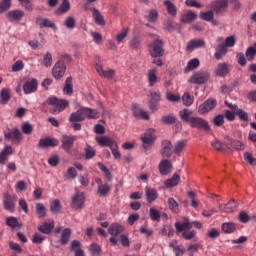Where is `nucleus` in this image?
I'll return each instance as SVG.
<instances>
[{"label":"nucleus","instance_id":"13","mask_svg":"<svg viewBox=\"0 0 256 256\" xmlns=\"http://www.w3.org/2000/svg\"><path fill=\"white\" fill-rule=\"evenodd\" d=\"M85 205V194L78 192L72 197L71 207L81 209Z\"/></svg>","mask_w":256,"mask_h":256},{"label":"nucleus","instance_id":"46","mask_svg":"<svg viewBox=\"0 0 256 256\" xmlns=\"http://www.w3.org/2000/svg\"><path fill=\"white\" fill-rule=\"evenodd\" d=\"M71 238V229L66 228L62 231L61 237H60V243L62 245H65V243L69 242V239Z\"/></svg>","mask_w":256,"mask_h":256},{"label":"nucleus","instance_id":"64","mask_svg":"<svg viewBox=\"0 0 256 256\" xmlns=\"http://www.w3.org/2000/svg\"><path fill=\"white\" fill-rule=\"evenodd\" d=\"M95 157V149L91 146H86L85 148V158L86 159H93Z\"/></svg>","mask_w":256,"mask_h":256},{"label":"nucleus","instance_id":"61","mask_svg":"<svg viewBox=\"0 0 256 256\" xmlns=\"http://www.w3.org/2000/svg\"><path fill=\"white\" fill-rule=\"evenodd\" d=\"M25 69V64L21 60H17L13 65H12V71L14 73H17L18 71H23Z\"/></svg>","mask_w":256,"mask_h":256},{"label":"nucleus","instance_id":"26","mask_svg":"<svg viewBox=\"0 0 256 256\" xmlns=\"http://www.w3.org/2000/svg\"><path fill=\"white\" fill-rule=\"evenodd\" d=\"M229 7V0H216L212 3V9L216 13L223 11V9H227Z\"/></svg>","mask_w":256,"mask_h":256},{"label":"nucleus","instance_id":"31","mask_svg":"<svg viewBox=\"0 0 256 256\" xmlns=\"http://www.w3.org/2000/svg\"><path fill=\"white\" fill-rule=\"evenodd\" d=\"M195 19H197V13H195L193 11H188L180 17V22L181 23H193V21H195Z\"/></svg>","mask_w":256,"mask_h":256},{"label":"nucleus","instance_id":"45","mask_svg":"<svg viewBox=\"0 0 256 256\" xmlns=\"http://www.w3.org/2000/svg\"><path fill=\"white\" fill-rule=\"evenodd\" d=\"M256 55V43L253 44V46H250L245 53L247 61H253L255 59Z\"/></svg>","mask_w":256,"mask_h":256},{"label":"nucleus","instance_id":"52","mask_svg":"<svg viewBox=\"0 0 256 256\" xmlns=\"http://www.w3.org/2000/svg\"><path fill=\"white\" fill-rule=\"evenodd\" d=\"M50 209L52 213H55V214L61 211V202L59 201V199H55L51 202Z\"/></svg>","mask_w":256,"mask_h":256},{"label":"nucleus","instance_id":"39","mask_svg":"<svg viewBox=\"0 0 256 256\" xmlns=\"http://www.w3.org/2000/svg\"><path fill=\"white\" fill-rule=\"evenodd\" d=\"M108 233L112 235V237H117V235H119L120 233H123V226L117 223L112 224L108 229Z\"/></svg>","mask_w":256,"mask_h":256},{"label":"nucleus","instance_id":"41","mask_svg":"<svg viewBox=\"0 0 256 256\" xmlns=\"http://www.w3.org/2000/svg\"><path fill=\"white\" fill-rule=\"evenodd\" d=\"M211 146L213 147V149H216V151H227V149H229L227 141L226 144H223L217 139L211 142Z\"/></svg>","mask_w":256,"mask_h":256},{"label":"nucleus","instance_id":"11","mask_svg":"<svg viewBox=\"0 0 256 256\" xmlns=\"http://www.w3.org/2000/svg\"><path fill=\"white\" fill-rule=\"evenodd\" d=\"M160 154L162 157L166 159L171 158V155H173V144L171 143V141L164 140L162 142Z\"/></svg>","mask_w":256,"mask_h":256},{"label":"nucleus","instance_id":"33","mask_svg":"<svg viewBox=\"0 0 256 256\" xmlns=\"http://www.w3.org/2000/svg\"><path fill=\"white\" fill-rule=\"evenodd\" d=\"M71 123H78L79 121H85V113L83 111V108L78 110L75 113H72L70 116Z\"/></svg>","mask_w":256,"mask_h":256},{"label":"nucleus","instance_id":"62","mask_svg":"<svg viewBox=\"0 0 256 256\" xmlns=\"http://www.w3.org/2000/svg\"><path fill=\"white\" fill-rule=\"evenodd\" d=\"M11 8V0H2L0 2V13H5L7 9Z\"/></svg>","mask_w":256,"mask_h":256},{"label":"nucleus","instance_id":"43","mask_svg":"<svg viewBox=\"0 0 256 256\" xmlns=\"http://www.w3.org/2000/svg\"><path fill=\"white\" fill-rule=\"evenodd\" d=\"M195 97L191 96L189 92H185L182 96V103L185 107H191V104L194 103Z\"/></svg>","mask_w":256,"mask_h":256},{"label":"nucleus","instance_id":"38","mask_svg":"<svg viewBox=\"0 0 256 256\" xmlns=\"http://www.w3.org/2000/svg\"><path fill=\"white\" fill-rule=\"evenodd\" d=\"M6 225L11 227V229H19L20 227H23V224H21V222H19L16 217L6 218Z\"/></svg>","mask_w":256,"mask_h":256},{"label":"nucleus","instance_id":"50","mask_svg":"<svg viewBox=\"0 0 256 256\" xmlns=\"http://www.w3.org/2000/svg\"><path fill=\"white\" fill-rule=\"evenodd\" d=\"M149 215L152 221H157V222L161 221V212H159V210L155 208H150Z\"/></svg>","mask_w":256,"mask_h":256},{"label":"nucleus","instance_id":"21","mask_svg":"<svg viewBox=\"0 0 256 256\" xmlns=\"http://www.w3.org/2000/svg\"><path fill=\"white\" fill-rule=\"evenodd\" d=\"M39 147L41 149H47V147H57L59 145V140L55 138H42L39 140Z\"/></svg>","mask_w":256,"mask_h":256},{"label":"nucleus","instance_id":"14","mask_svg":"<svg viewBox=\"0 0 256 256\" xmlns=\"http://www.w3.org/2000/svg\"><path fill=\"white\" fill-rule=\"evenodd\" d=\"M95 183L98 185V195H100V197H105L109 191H111V186L107 183H103L101 178H95Z\"/></svg>","mask_w":256,"mask_h":256},{"label":"nucleus","instance_id":"63","mask_svg":"<svg viewBox=\"0 0 256 256\" xmlns=\"http://www.w3.org/2000/svg\"><path fill=\"white\" fill-rule=\"evenodd\" d=\"M214 16L213 11L200 13V18L203 19V21H212Z\"/></svg>","mask_w":256,"mask_h":256},{"label":"nucleus","instance_id":"54","mask_svg":"<svg viewBox=\"0 0 256 256\" xmlns=\"http://www.w3.org/2000/svg\"><path fill=\"white\" fill-rule=\"evenodd\" d=\"M98 167L102 171V173H104L108 181H111L113 179V176H111V171H109V169L106 166H104L103 163L99 162Z\"/></svg>","mask_w":256,"mask_h":256},{"label":"nucleus","instance_id":"32","mask_svg":"<svg viewBox=\"0 0 256 256\" xmlns=\"http://www.w3.org/2000/svg\"><path fill=\"white\" fill-rule=\"evenodd\" d=\"M82 110L84 111L85 119H99V111L96 109L83 107Z\"/></svg>","mask_w":256,"mask_h":256},{"label":"nucleus","instance_id":"18","mask_svg":"<svg viewBox=\"0 0 256 256\" xmlns=\"http://www.w3.org/2000/svg\"><path fill=\"white\" fill-rule=\"evenodd\" d=\"M5 139H10L11 141H16L19 143L23 139V135L19 129L14 128L4 134Z\"/></svg>","mask_w":256,"mask_h":256},{"label":"nucleus","instance_id":"29","mask_svg":"<svg viewBox=\"0 0 256 256\" xmlns=\"http://www.w3.org/2000/svg\"><path fill=\"white\" fill-rule=\"evenodd\" d=\"M219 209L224 213H233V211H237V203L235 202V200H232L227 204H220Z\"/></svg>","mask_w":256,"mask_h":256},{"label":"nucleus","instance_id":"20","mask_svg":"<svg viewBox=\"0 0 256 256\" xmlns=\"http://www.w3.org/2000/svg\"><path fill=\"white\" fill-rule=\"evenodd\" d=\"M201 47H205V40L194 39L188 42L186 50L191 53L192 51H195V49H201Z\"/></svg>","mask_w":256,"mask_h":256},{"label":"nucleus","instance_id":"56","mask_svg":"<svg viewBox=\"0 0 256 256\" xmlns=\"http://www.w3.org/2000/svg\"><path fill=\"white\" fill-rule=\"evenodd\" d=\"M93 17L98 25H105V19H103V16L97 9L93 10Z\"/></svg>","mask_w":256,"mask_h":256},{"label":"nucleus","instance_id":"40","mask_svg":"<svg viewBox=\"0 0 256 256\" xmlns=\"http://www.w3.org/2000/svg\"><path fill=\"white\" fill-rule=\"evenodd\" d=\"M185 147H187V142H185L183 140H179L174 145L173 153H175V155H181V153H183V151H185Z\"/></svg>","mask_w":256,"mask_h":256},{"label":"nucleus","instance_id":"7","mask_svg":"<svg viewBox=\"0 0 256 256\" xmlns=\"http://www.w3.org/2000/svg\"><path fill=\"white\" fill-rule=\"evenodd\" d=\"M65 71H67V66H65V63L63 60H58L52 69V75L54 79H61L65 75Z\"/></svg>","mask_w":256,"mask_h":256},{"label":"nucleus","instance_id":"47","mask_svg":"<svg viewBox=\"0 0 256 256\" xmlns=\"http://www.w3.org/2000/svg\"><path fill=\"white\" fill-rule=\"evenodd\" d=\"M64 93L65 95H71L73 93V78L69 77L66 79Z\"/></svg>","mask_w":256,"mask_h":256},{"label":"nucleus","instance_id":"6","mask_svg":"<svg viewBox=\"0 0 256 256\" xmlns=\"http://www.w3.org/2000/svg\"><path fill=\"white\" fill-rule=\"evenodd\" d=\"M215 107H217V100L209 98L198 106V113L200 115H207V113H211Z\"/></svg>","mask_w":256,"mask_h":256},{"label":"nucleus","instance_id":"42","mask_svg":"<svg viewBox=\"0 0 256 256\" xmlns=\"http://www.w3.org/2000/svg\"><path fill=\"white\" fill-rule=\"evenodd\" d=\"M164 5H165L168 13L172 17H176L177 16V7L175 6V4H173L170 0H166V1H164Z\"/></svg>","mask_w":256,"mask_h":256},{"label":"nucleus","instance_id":"27","mask_svg":"<svg viewBox=\"0 0 256 256\" xmlns=\"http://www.w3.org/2000/svg\"><path fill=\"white\" fill-rule=\"evenodd\" d=\"M132 111L134 117H137V119H144V121H149V113H147V111L141 109L138 106H133Z\"/></svg>","mask_w":256,"mask_h":256},{"label":"nucleus","instance_id":"16","mask_svg":"<svg viewBox=\"0 0 256 256\" xmlns=\"http://www.w3.org/2000/svg\"><path fill=\"white\" fill-rule=\"evenodd\" d=\"M158 169L162 175H169V173L173 171V164L171 163V161L163 159L160 162Z\"/></svg>","mask_w":256,"mask_h":256},{"label":"nucleus","instance_id":"25","mask_svg":"<svg viewBox=\"0 0 256 256\" xmlns=\"http://www.w3.org/2000/svg\"><path fill=\"white\" fill-rule=\"evenodd\" d=\"M55 227V222L53 220L46 221L42 225L38 227V231L40 233H44V235H49L51 231H53V228Z\"/></svg>","mask_w":256,"mask_h":256},{"label":"nucleus","instance_id":"24","mask_svg":"<svg viewBox=\"0 0 256 256\" xmlns=\"http://www.w3.org/2000/svg\"><path fill=\"white\" fill-rule=\"evenodd\" d=\"M147 79L149 87H154L156 83H159V76H157V69L153 68L148 70Z\"/></svg>","mask_w":256,"mask_h":256},{"label":"nucleus","instance_id":"22","mask_svg":"<svg viewBox=\"0 0 256 256\" xmlns=\"http://www.w3.org/2000/svg\"><path fill=\"white\" fill-rule=\"evenodd\" d=\"M77 141V136H62V147L65 151H69L73 147V143Z\"/></svg>","mask_w":256,"mask_h":256},{"label":"nucleus","instance_id":"9","mask_svg":"<svg viewBox=\"0 0 256 256\" xmlns=\"http://www.w3.org/2000/svg\"><path fill=\"white\" fill-rule=\"evenodd\" d=\"M190 125L191 127L196 129H203L204 131H209V123L205 119L200 117H194L193 119H191Z\"/></svg>","mask_w":256,"mask_h":256},{"label":"nucleus","instance_id":"37","mask_svg":"<svg viewBox=\"0 0 256 256\" xmlns=\"http://www.w3.org/2000/svg\"><path fill=\"white\" fill-rule=\"evenodd\" d=\"M227 144L231 145V147L236 149V151H243V149H245V144L239 140H231L229 137H227Z\"/></svg>","mask_w":256,"mask_h":256},{"label":"nucleus","instance_id":"28","mask_svg":"<svg viewBox=\"0 0 256 256\" xmlns=\"http://www.w3.org/2000/svg\"><path fill=\"white\" fill-rule=\"evenodd\" d=\"M229 74V65L227 63H219L215 69L217 77H225Z\"/></svg>","mask_w":256,"mask_h":256},{"label":"nucleus","instance_id":"36","mask_svg":"<svg viewBox=\"0 0 256 256\" xmlns=\"http://www.w3.org/2000/svg\"><path fill=\"white\" fill-rule=\"evenodd\" d=\"M179 181H181V177L178 174H173L171 178L164 182V185L167 188L175 187L179 185Z\"/></svg>","mask_w":256,"mask_h":256},{"label":"nucleus","instance_id":"3","mask_svg":"<svg viewBox=\"0 0 256 256\" xmlns=\"http://www.w3.org/2000/svg\"><path fill=\"white\" fill-rule=\"evenodd\" d=\"M144 151H149L155 143V129H147L140 137Z\"/></svg>","mask_w":256,"mask_h":256},{"label":"nucleus","instance_id":"15","mask_svg":"<svg viewBox=\"0 0 256 256\" xmlns=\"http://www.w3.org/2000/svg\"><path fill=\"white\" fill-rule=\"evenodd\" d=\"M161 101V93L157 91L150 92L149 109L151 111H157V104Z\"/></svg>","mask_w":256,"mask_h":256},{"label":"nucleus","instance_id":"23","mask_svg":"<svg viewBox=\"0 0 256 256\" xmlns=\"http://www.w3.org/2000/svg\"><path fill=\"white\" fill-rule=\"evenodd\" d=\"M96 71L99 73L100 77H104L105 79H113L115 76V70H103V66L96 64Z\"/></svg>","mask_w":256,"mask_h":256},{"label":"nucleus","instance_id":"57","mask_svg":"<svg viewBox=\"0 0 256 256\" xmlns=\"http://www.w3.org/2000/svg\"><path fill=\"white\" fill-rule=\"evenodd\" d=\"M158 17H159V13L157 12V10H150L148 12V15L146 16V19L150 23H155V21H157Z\"/></svg>","mask_w":256,"mask_h":256},{"label":"nucleus","instance_id":"12","mask_svg":"<svg viewBox=\"0 0 256 256\" xmlns=\"http://www.w3.org/2000/svg\"><path fill=\"white\" fill-rule=\"evenodd\" d=\"M6 17L8 21L19 23L25 17V11L20 9L11 10L6 14Z\"/></svg>","mask_w":256,"mask_h":256},{"label":"nucleus","instance_id":"44","mask_svg":"<svg viewBox=\"0 0 256 256\" xmlns=\"http://www.w3.org/2000/svg\"><path fill=\"white\" fill-rule=\"evenodd\" d=\"M77 25V20L73 16H67L64 20V27L72 30Z\"/></svg>","mask_w":256,"mask_h":256},{"label":"nucleus","instance_id":"30","mask_svg":"<svg viewBox=\"0 0 256 256\" xmlns=\"http://www.w3.org/2000/svg\"><path fill=\"white\" fill-rule=\"evenodd\" d=\"M96 142L98 143V145H100V147H110L113 143H115L114 140H112L111 138L107 137V136H97L96 138Z\"/></svg>","mask_w":256,"mask_h":256},{"label":"nucleus","instance_id":"51","mask_svg":"<svg viewBox=\"0 0 256 256\" xmlns=\"http://www.w3.org/2000/svg\"><path fill=\"white\" fill-rule=\"evenodd\" d=\"M199 65H200L199 59H197V58L191 59L187 63L186 71H193V70L197 69V67H199Z\"/></svg>","mask_w":256,"mask_h":256},{"label":"nucleus","instance_id":"49","mask_svg":"<svg viewBox=\"0 0 256 256\" xmlns=\"http://www.w3.org/2000/svg\"><path fill=\"white\" fill-rule=\"evenodd\" d=\"M70 9H71V4L69 3V0H63L62 4L57 10V13L59 14L67 13Z\"/></svg>","mask_w":256,"mask_h":256},{"label":"nucleus","instance_id":"8","mask_svg":"<svg viewBox=\"0 0 256 256\" xmlns=\"http://www.w3.org/2000/svg\"><path fill=\"white\" fill-rule=\"evenodd\" d=\"M17 199V196H11L9 193H4V207L6 211H9L10 213H13L15 211V200Z\"/></svg>","mask_w":256,"mask_h":256},{"label":"nucleus","instance_id":"10","mask_svg":"<svg viewBox=\"0 0 256 256\" xmlns=\"http://www.w3.org/2000/svg\"><path fill=\"white\" fill-rule=\"evenodd\" d=\"M39 83L37 82V79L31 78L27 80L23 85V91L25 95H29L31 93H35L37 91Z\"/></svg>","mask_w":256,"mask_h":256},{"label":"nucleus","instance_id":"35","mask_svg":"<svg viewBox=\"0 0 256 256\" xmlns=\"http://www.w3.org/2000/svg\"><path fill=\"white\" fill-rule=\"evenodd\" d=\"M180 118L182 121H185V123H191V119H193V111L185 108L179 112Z\"/></svg>","mask_w":256,"mask_h":256},{"label":"nucleus","instance_id":"19","mask_svg":"<svg viewBox=\"0 0 256 256\" xmlns=\"http://www.w3.org/2000/svg\"><path fill=\"white\" fill-rule=\"evenodd\" d=\"M225 105H227V107H230V109L234 111V113L239 117V119H241V121H247L249 119V115L247 114V112L237 108V105H233L227 101H225Z\"/></svg>","mask_w":256,"mask_h":256},{"label":"nucleus","instance_id":"59","mask_svg":"<svg viewBox=\"0 0 256 256\" xmlns=\"http://www.w3.org/2000/svg\"><path fill=\"white\" fill-rule=\"evenodd\" d=\"M110 149L112 151V155L114 159H121V152H119V145H117L116 142L111 145Z\"/></svg>","mask_w":256,"mask_h":256},{"label":"nucleus","instance_id":"58","mask_svg":"<svg viewBox=\"0 0 256 256\" xmlns=\"http://www.w3.org/2000/svg\"><path fill=\"white\" fill-rule=\"evenodd\" d=\"M129 33V29L123 28L121 32L116 36L117 43H123L125 41V38L127 37Z\"/></svg>","mask_w":256,"mask_h":256},{"label":"nucleus","instance_id":"17","mask_svg":"<svg viewBox=\"0 0 256 256\" xmlns=\"http://www.w3.org/2000/svg\"><path fill=\"white\" fill-rule=\"evenodd\" d=\"M36 25H39L41 29H43L44 27H49L50 29H53V31H57V25L51 22V20H49L48 18L38 16L36 18Z\"/></svg>","mask_w":256,"mask_h":256},{"label":"nucleus","instance_id":"48","mask_svg":"<svg viewBox=\"0 0 256 256\" xmlns=\"http://www.w3.org/2000/svg\"><path fill=\"white\" fill-rule=\"evenodd\" d=\"M35 209L38 217H45V215H47V208H45V205H43V203H36Z\"/></svg>","mask_w":256,"mask_h":256},{"label":"nucleus","instance_id":"1","mask_svg":"<svg viewBox=\"0 0 256 256\" xmlns=\"http://www.w3.org/2000/svg\"><path fill=\"white\" fill-rule=\"evenodd\" d=\"M175 228L178 233H182V237L186 241H191V239H194L195 235H197V231L191 230L193 228V224H191L189 220H186L183 223L176 222Z\"/></svg>","mask_w":256,"mask_h":256},{"label":"nucleus","instance_id":"60","mask_svg":"<svg viewBox=\"0 0 256 256\" xmlns=\"http://www.w3.org/2000/svg\"><path fill=\"white\" fill-rule=\"evenodd\" d=\"M222 231H224V233H233V231H235V224L231 222L223 223Z\"/></svg>","mask_w":256,"mask_h":256},{"label":"nucleus","instance_id":"34","mask_svg":"<svg viewBox=\"0 0 256 256\" xmlns=\"http://www.w3.org/2000/svg\"><path fill=\"white\" fill-rule=\"evenodd\" d=\"M145 195L148 203H153L159 197V193L153 188H146Z\"/></svg>","mask_w":256,"mask_h":256},{"label":"nucleus","instance_id":"5","mask_svg":"<svg viewBox=\"0 0 256 256\" xmlns=\"http://www.w3.org/2000/svg\"><path fill=\"white\" fill-rule=\"evenodd\" d=\"M210 74L207 71L195 72L189 79V83L194 85H203L209 81Z\"/></svg>","mask_w":256,"mask_h":256},{"label":"nucleus","instance_id":"4","mask_svg":"<svg viewBox=\"0 0 256 256\" xmlns=\"http://www.w3.org/2000/svg\"><path fill=\"white\" fill-rule=\"evenodd\" d=\"M149 53L151 57H163L165 50L163 49V40L156 37L149 46Z\"/></svg>","mask_w":256,"mask_h":256},{"label":"nucleus","instance_id":"53","mask_svg":"<svg viewBox=\"0 0 256 256\" xmlns=\"http://www.w3.org/2000/svg\"><path fill=\"white\" fill-rule=\"evenodd\" d=\"M0 98H1L0 103L2 105H5L9 101V99L11 98V96L9 94V89H5V88L2 89L1 94H0Z\"/></svg>","mask_w":256,"mask_h":256},{"label":"nucleus","instance_id":"55","mask_svg":"<svg viewBox=\"0 0 256 256\" xmlns=\"http://www.w3.org/2000/svg\"><path fill=\"white\" fill-rule=\"evenodd\" d=\"M42 64L44 65V67H51V65H53V56L51 55V53L47 52L43 56Z\"/></svg>","mask_w":256,"mask_h":256},{"label":"nucleus","instance_id":"2","mask_svg":"<svg viewBox=\"0 0 256 256\" xmlns=\"http://www.w3.org/2000/svg\"><path fill=\"white\" fill-rule=\"evenodd\" d=\"M48 105H50V111L53 115H58L61 111L67 109L69 102L67 100H60L55 97H51L47 100Z\"/></svg>","mask_w":256,"mask_h":256}]
</instances>
